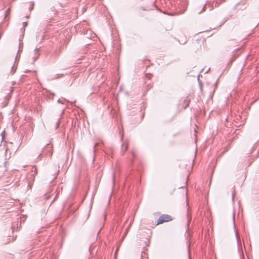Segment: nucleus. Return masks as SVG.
I'll list each match as a JSON object with an SVG mask.
<instances>
[{
	"label": "nucleus",
	"mask_w": 259,
	"mask_h": 259,
	"mask_svg": "<svg viewBox=\"0 0 259 259\" xmlns=\"http://www.w3.org/2000/svg\"><path fill=\"white\" fill-rule=\"evenodd\" d=\"M63 101H67L68 102H69V101H68V100H67L66 99H64V98H63Z\"/></svg>",
	"instance_id": "nucleus-23"
},
{
	"label": "nucleus",
	"mask_w": 259,
	"mask_h": 259,
	"mask_svg": "<svg viewBox=\"0 0 259 259\" xmlns=\"http://www.w3.org/2000/svg\"><path fill=\"white\" fill-rule=\"evenodd\" d=\"M189 103V101H188L187 100H185V103L186 104L185 108H186L187 106H188Z\"/></svg>",
	"instance_id": "nucleus-16"
},
{
	"label": "nucleus",
	"mask_w": 259,
	"mask_h": 259,
	"mask_svg": "<svg viewBox=\"0 0 259 259\" xmlns=\"http://www.w3.org/2000/svg\"><path fill=\"white\" fill-rule=\"evenodd\" d=\"M235 236H236V240H237V245H238V248H239L240 247L242 248V245H241V239H240V238L239 237V234L235 231Z\"/></svg>",
	"instance_id": "nucleus-7"
},
{
	"label": "nucleus",
	"mask_w": 259,
	"mask_h": 259,
	"mask_svg": "<svg viewBox=\"0 0 259 259\" xmlns=\"http://www.w3.org/2000/svg\"><path fill=\"white\" fill-rule=\"evenodd\" d=\"M39 48H35L34 50V56L32 57L33 62H35L39 57L40 53H39Z\"/></svg>",
	"instance_id": "nucleus-6"
},
{
	"label": "nucleus",
	"mask_w": 259,
	"mask_h": 259,
	"mask_svg": "<svg viewBox=\"0 0 259 259\" xmlns=\"http://www.w3.org/2000/svg\"><path fill=\"white\" fill-rule=\"evenodd\" d=\"M234 194H232V199L233 200H234Z\"/></svg>",
	"instance_id": "nucleus-24"
},
{
	"label": "nucleus",
	"mask_w": 259,
	"mask_h": 259,
	"mask_svg": "<svg viewBox=\"0 0 259 259\" xmlns=\"http://www.w3.org/2000/svg\"><path fill=\"white\" fill-rule=\"evenodd\" d=\"M18 57H18V55H17V56L16 57L15 59H16V60H17V58H18Z\"/></svg>",
	"instance_id": "nucleus-26"
},
{
	"label": "nucleus",
	"mask_w": 259,
	"mask_h": 259,
	"mask_svg": "<svg viewBox=\"0 0 259 259\" xmlns=\"http://www.w3.org/2000/svg\"><path fill=\"white\" fill-rule=\"evenodd\" d=\"M120 134L121 135V140H123V132H120Z\"/></svg>",
	"instance_id": "nucleus-17"
},
{
	"label": "nucleus",
	"mask_w": 259,
	"mask_h": 259,
	"mask_svg": "<svg viewBox=\"0 0 259 259\" xmlns=\"http://www.w3.org/2000/svg\"><path fill=\"white\" fill-rule=\"evenodd\" d=\"M234 219H235V215L234 214L233 215V221H234ZM234 227L235 228V222H234Z\"/></svg>",
	"instance_id": "nucleus-21"
},
{
	"label": "nucleus",
	"mask_w": 259,
	"mask_h": 259,
	"mask_svg": "<svg viewBox=\"0 0 259 259\" xmlns=\"http://www.w3.org/2000/svg\"><path fill=\"white\" fill-rule=\"evenodd\" d=\"M27 25V22H24L23 23V26L24 28L26 27ZM22 29H23V33H24V31H25V29L24 28H22ZM23 35H24V33L21 36H22Z\"/></svg>",
	"instance_id": "nucleus-11"
},
{
	"label": "nucleus",
	"mask_w": 259,
	"mask_h": 259,
	"mask_svg": "<svg viewBox=\"0 0 259 259\" xmlns=\"http://www.w3.org/2000/svg\"><path fill=\"white\" fill-rule=\"evenodd\" d=\"M128 142L127 140L123 141L122 144V151L124 153L128 149Z\"/></svg>",
	"instance_id": "nucleus-5"
},
{
	"label": "nucleus",
	"mask_w": 259,
	"mask_h": 259,
	"mask_svg": "<svg viewBox=\"0 0 259 259\" xmlns=\"http://www.w3.org/2000/svg\"><path fill=\"white\" fill-rule=\"evenodd\" d=\"M45 154L51 156L53 154V146L50 144H48L44 149H43L42 151Z\"/></svg>",
	"instance_id": "nucleus-3"
},
{
	"label": "nucleus",
	"mask_w": 259,
	"mask_h": 259,
	"mask_svg": "<svg viewBox=\"0 0 259 259\" xmlns=\"http://www.w3.org/2000/svg\"><path fill=\"white\" fill-rule=\"evenodd\" d=\"M172 220V218L170 215L165 214H162L159 217L157 220V225L161 224L165 222H167L171 221Z\"/></svg>",
	"instance_id": "nucleus-2"
},
{
	"label": "nucleus",
	"mask_w": 259,
	"mask_h": 259,
	"mask_svg": "<svg viewBox=\"0 0 259 259\" xmlns=\"http://www.w3.org/2000/svg\"><path fill=\"white\" fill-rule=\"evenodd\" d=\"M10 8H9L6 11L5 13V19L7 17V14H9L10 13Z\"/></svg>",
	"instance_id": "nucleus-13"
},
{
	"label": "nucleus",
	"mask_w": 259,
	"mask_h": 259,
	"mask_svg": "<svg viewBox=\"0 0 259 259\" xmlns=\"http://www.w3.org/2000/svg\"><path fill=\"white\" fill-rule=\"evenodd\" d=\"M41 155H42V153H40V154L38 155V158H39V157H40L41 156Z\"/></svg>",
	"instance_id": "nucleus-22"
},
{
	"label": "nucleus",
	"mask_w": 259,
	"mask_h": 259,
	"mask_svg": "<svg viewBox=\"0 0 259 259\" xmlns=\"http://www.w3.org/2000/svg\"><path fill=\"white\" fill-rule=\"evenodd\" d=\"M19 41H20V44H19V50H18V52H20L21 50V47H22L23 46V43L21 42L22 41V40H21V39L20 38L19 39Z\"/></svg>",
	"instance_id": "nucleus-14"
},
{
	"label": "nucleus",
	"mask_w": 259,
	"mask_h": 259,
	"mask_svg": "<svg viewBox=\"0 0 259 259\" xmlns=\"http://www.w3.org/2000/svg\"><path fill=\"white\" fill-rule=\"evenodd\" d=\"M197 8H198L199 11H201V9L200 8H198V7H197Z\"/></svg>",
	"instance_id": "nucleus-25"
},
{
	"label": "nucleus",
	"mask_w": 259,
	"mask_h": 259,
	"mask_svg": "<svg viewBox=\"0 0 259 259\" xmlns=\"http://www.w3.org/2000/svg\"><path fill=\"white\" fill-rule=\"evenodd\" d=\"M5 132L3 131L2 133H1V135L2 136V141L0 144V150L1 151H4L5 155V159H8L10 157V156H7V152L8 150V148L6 146V142L4 141V138H5Z\"/></svg>",
	"instance_id": "nucleus-1"
},
{
	"label": "nucleus",
	"mask_w": 259,
	"mask_h": 259,
	"mask_svg": "<svg viewBox=\"0 0 259 259\" xmlns=\"http://www.w3.org/2000/svg\"><path fill=\"white\" fill-rule=\"evenodd\" d=\"M219 5H220V3H219L218 2H216L215 3V5H214V6H215V7H218V6H219Z\"/></svg>",
	"instance_id": "nucleus-19"
},
{
	"label": "nucleus",
	"mask_w": 259,
	"mask_h": 259,
	"mask_svg": "<svg viewBox=\"0 0 259 259\" xmlns=\"http://www.w3.org/2000/svg\"><path fill=\"white\" fill-rule=\"evenodd\" d=\"M60 49H58V50H56L53 53V55H54L55 56H58L60 53Z\"/></svg>",
	"instance_id": "nucleus-9"
},
{
	"label": "nucleus",
	"mask_w": 259,
	"mask_h": 259,
	"mask_svg": "<svg viewBox=\"0 0 259 259\" xmlns=\"http://www.w3.org/2000/svg\"><path fill=\"white\" fill-rule=\"evenodd\" d=\"M33 8V4H31V6L30 7L29 9L31 10Z\"/></svg>",
	"instance_id": "nucleus-20"
},
{
	"label": "nucleus",
	"mask_w": 259,
	"mask_h": 259,
	"mask_svg": "<svg viewBox=\"0 0 259 259\" xmlns=\"http://www.w3.org/2000/svg\"><path fill=\"white\" fill-rule=\"evenodd\" d=\"M16 70V67L14 65H13V66L11 68V72L13 74L15 72Z\"/></svg>",
	"instance_id": "nucleus-10"
},
{
	"label": "nucleus",
	"mask_w": 259,
	"mask_h": 259,
	"mask_svg": "<svg viewBox=\"0 0 259 259\" xmlns=\"http://www.w3.org/2000/svg\"><path fill=\"white\" fill-rule=\"evenodd\" d=\"M58 103L63 104V102L61 99H59L57 101Z\"/></svg>",
	"instance_id": "nucleus-18"
},
{
	"label": "nucleus",
	"mask_w": 259,
	"mask_h": 259,
	"mask_svg": "<svg viewBox=\"0 0 259 259\" xmlns=\"http://www.w3.org/2000/svg\"><path fill=\"white\" fill-rule=\"evenodd\" d=\"M132 225V222L130 223V224H129V225L128 226V227H127V228L126 229V230H125V232L124 233V234H123L122 235V240L124 239V238L125 237V236H126L128 231H129V229L131 227V226Z\"/></svg>",
	"instance_id": "nucleus-8"
},
{
	"label": "nucleus",
	"mask_w": 259,
	"mask_h": 259,
	"mask_svg": "<svg viewBox=\"0 0 259 259\" xmlns=\"http://www.w3.org/2000/svg\"><path fill=\"white\" fill-rule=\"evenodd\" d=\"M207 6H208V7H210V11L212 10L213 9V6L211 4V3L207 2V3L202 7V8H201V11H199L198 8H196V9H195L196 12L197 13L199 14L203 13V12H204L205 11L206 7Z\"/></svg>",
	"instance_id": "nucleus-4"
},
{
	"label": "nucleus",
	"mask_w": 259,
	"mask_h": 259,
	"mask_svg": "<svg viewBox=\"0 0 259 259\" xmlns=\"http://www.w3.org/2000/svg\"><path fill=\"white\" fill-rule=\"evenodd\" d=\"M64 75V74L63 73H61V74H56V77H55L54 78V79H56V78H59L62 76H63Z\"/></svg>",
	"instance_id": "nucleus-12"
},
{
	"label": "nucleus",
	"mask_w": 259,
	"mask_h": 259,
	"mask_svg": "<svg viewBox=\"0 0 259 259\" xmlns=\"http://www.w3.org/2000/svg\"><path fill=\"white\" fill-rule=\"evenodd\" d=\"M258 156H259V151L258 152L257 156L253 158L252 159V161L249 162L248 165H250L251 164V163L252 162L253 160H254L255 158H257Z\"/></svg>",
	"instance_id": "nucleus-15"
},
{
	"label": "nucleus",
	"mask_w": 259,
	"mask_h": 259,
	"mask_svg": "<svg viewBox=\"0 0 259 259\" xmlns=\"http://www.w3.org/2000/svg\"><path fill=\"white\" fill-rule=\"evenodd\" d=\"M132 154H133V156H135V154L133 152H132Z\"/></svg>",
	"instance_id": "nucleus-27"
}]
</instances>
